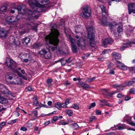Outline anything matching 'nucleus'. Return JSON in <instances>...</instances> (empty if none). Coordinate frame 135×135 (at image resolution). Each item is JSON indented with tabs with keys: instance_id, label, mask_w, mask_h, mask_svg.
Instances as JSON below:
<instances>
[{
	"instance_id": "nucleus-1",
	"label": "nucleus",
	"mask_w": 135,
	"mask_h": 135,
	"mask_svg": "<svg viewBox=\"0 0 135 135\" xmlns=\"http://www.w3.org/2000/svg\"><path fill=\"white\" fill-rule=\"evenodd\" d=\"M92 24L90 26L88 25L86 26V27L88 31V38L82 37V33L79 31H80V28L79 26H76L75 27V32L76 34L74 39H73L70 35H67V37L69 39L71 43V46L73 52L76 53L77 52V48L75 44H76L78 46L83 49V48L85 46V45L88 43V39H89L90 45L92 47H95V46L96 42L94 41V37L95 35L93 33V28L92 26Z\"/></svg>"
},
{
	"instance_id": "nucleus-2",
	"label": "nucleus",
	"mask_w": 135,
	"mask_h": 135,
	"mask_svg": "<svg viewBox=\"0 0 135 135\" xmlns=\"http://www.w3.org/2000/svg\"><path fill=\"white\" fill-rule=\"evenodd\" d=\"M28 3L31 8H34L36 10L32 11L25 9L23 6H19L17 9L19 13L23 15L24 17L27 20L28 25L33 26L34 18H38L39 16V12L45 11L48 9V7L47 6L40 4L35 0H28Z\"/></svg>"
},
{
	"instance_id": "nucleus-3",
	"label": "nucleus",
	"mask_w": 135,
	"mask_h": 135,
	"mask_svg": "<svg viewBox=\"0 0 135 135\" xmlns=\"http://www.w3.org/2000/svg\"><path fill=\"white\" fill-rule=\"evenodd\" d=\"M59 35L58 30L54 29L51 30V32L45 37L46 44L51 48L52 51L57 49L59 41L58 38Z\"/></svg>"
},
{
	"instance_id": "nucleus-4",
	"label": "nucleus",
	"mask_w": 135,
	"mask_h": 135,
	"mask_svg": "<svg viewBox=\"0 0 135 135\" xmlns=\"http://www.w3.org/2000/svg\"><path fill=\"white\" fill-rule=\"evenodd\" d=\"M6 80H11L14 79V81L11 82L12 84H19L21 83V80L20 77H18L15 75L11 73H7L5 76Z\"/></svg>"
},
{
	"instance_id": "nucleus-5",
	"label": "nucleus",
	"mask_w": 135,
	"mask_h": 135,
	"mask_svg": "<svg viewBox=\"0 0 135 135\" xmlns=\"http://www.w3.org/2000/svg\"><path fill=\"white\" fill-rule=\"evenodd\" d=\"M81 15L84 18H87L90 16L91 13L90 8L87 6H84Z\"/></svg>"
},
{
	"instance_id": "nucleus-6",
	"label": "nucleus",
	"mask_w": 135,
	"mask_h": 135,
	"mask_svg": "<svg viewBox=\"0 0 135 135\" xmlns=\"http://www.w3.org/2000/svg\"><path fill=\"white\" fill-rule=\"evenodd\" d=\"M5 65L12 70L15 69L17 66L16 63L12 60L9 58H7Z\"/></svg>"
},
{
	"instance_id": "nucleus-7",
	"label": "nucleus",
	"mask_w": 135,
	"mask_h": 135,
	"mask_svg": "<svg viewBox=\"0 0 135 135\" xmlns=\"http://www.w3.org/2000/svg\"><path fill=\"white\" fill-rule=\"evenodd\" d=\"M17 17L18 16H7L6 17V16L3 20H5L9 24H11L12 22L18 21L19 20V18H18Z\"/></svg>"
},
{
	"instance_id": "nucleus-8",
	"label": "nucleus",
	"mask_w": 135,
	"mask_h": 135,
	"mask_svg": "<svg viewBox=\"0 0 135 135\" xmlns=\"http://www.w3.org/2000/svg\"><path fill=\"white\" fill-rule=\"evenodd\" d=\"M128 10L129 15L132 12L135 13V3H131L129 4L128 6Z\"/></svg>"
},
{
	"instance_id": "nucleus-9",
	"label": "nucleus",
	"mask_w": 135,
	"mask_h": 135,
	"mask_svg": "<svg viewBox=\"0 0 135 135\" xmlns=\"http://www.w3.org/2000/svg\"><path fill=\"white\" fill-rule=\"evenodd\" d=\"M118 25V23H115L112 22L109 23L108 22V25L110 27V29L111 30V32L112 34L114 35V36L116 37V30H112L113 27L114 26L117 25Z\"/></svg>"
},
{
	"instance_id": "nucleus-10",
	"label": "nucleus",
	"mask_w": 135,
	"mask_h": 135,
	"mask_svg": "<svg viewBox=\"0 0 135 135\" xmlns=\"http://www.w3.org/2000/svg\"><path fill=\"white\" fill-rule=\"evenodd\" d=\"M8 33V31L5 29L1 28L0 27V37H6Z\"/></svg>"
},
{
	"instance_id": "nucleus-11",
	"label": "nucleus",
	"mask_w": 135,
	"mask_h": 135,
	"mask_svg": "<svg viewBox=\"0 0 135 135\" xmlns=\"http://www.w3.org/2000/svg\"><path fill=\"white\" fill-rule=\"evenodd\" d=\"M135 44V39L131 41H128L127 43L124 44L123 46L120 47V50L123 51L126 48L131 46L132 44Z\"/></svg>"
},
{
	"instance_id": "nucleus-12",
	"label": "nucleus",
	"mask_w": 135,
	"mask_h": 135,
	"mask_svg": "<svg viewBox=\"0 0 135 135\" xmlns=\"http://www.w3.org/2000/svg\"><path fill=\"white\" fill-rule=\"evenodd\" d=\"M107 18L105 16V15L103 16H102V18H100V23L102 25L105 26H107L108 25V22L107 21Z\"/></svg>"
},
{
	"instance_id": "nucleus-13",
	"label": "nucleus",
	"mask_w": 135,
	"mask_h": 135,
	"mask_svg": "<svg viewBox=\"0 0 135 135\" xmlns=\"http://www.w3.org/2000/svg\"><path fill=\"white\" fill-rule=\"evenodd\" d=\"M113 42V40L111 38H106L103 42L102 45L104 47H106L108 44H111Z\"/></svg>"
},
{
	"instance_id": "nucleus-14",
	"label": "nucleus",
	"mask_w": 135,
	"mask_h": 135,
	"mask_svg": "<svg viewBox=\"0 0 135 135\" xmlns=\"http://www.w3.org/2000/svg\"><path fill=\"white\" fill-rule=\"evenodd\" d=\"M6 10L7 7L6 6H2L0 8V16L2 19H4L6 16L5 14L2 12H5Z\"/></svg>"
},
{
	"instance_id": "nucleus-15",
	"label": "nucleus",
	"mask_w": 135,
	"mask_h": 135,
	"mask_svg": "<svg viewBox=\"0 0 135 135\" xmlns=\"http://www.w3.org/2000/svg\"><path fill=\"white\" fill-rule=\"evenodd\" d=\"M134 28L131 26H128L127 27V30L126 32L127 34H128V35L130 36L132 33L133 32V31Z\"/></svg>"
},
{
	"instance_id": "nucleus-16",
	"label": "nucleus",
	"mask_w": 135,
	"mask_h": 135,
	"mask_svg": "<svg viewBox=\"0 0 135 135\" xmlns=\"http://www.w3.org/2000/svg\"><path fill=\"white\" fill-rule=\"evenodd\" d=\"M100 8L102 13V16H103L105 15H108V12L107 11L105 10V7L103 5H100Z\"/></svg>"
},
{
	"instance_id": "nucleus-17",
	"label": "nucleus",
	"mask_w": 135,
	"mask_h": 135,
	"mask_svg": "<svg viewBox=\"0 0 135 135\" xmlns=\"http://www.w3.org/2000/svg\"><path fill=\"white\" fill-rule=\"evenodd\" d=\"M112 55L115 60L120 59H121L120 54L117 52H113L112 53Z\"/></svg>"
},
{
	"instance_id": "nucleus-18",
	"label": "nucleus",
	"mask_w": 135,
	"mask_h": 135,
	"mask_svg": "<svg viewBox=\"0 0 135 135\" xmlns=\"http://www.w3.org/2000/svg\"><path fill=\"white\" fill-rule=\"evenodd\" d=\"M8 103V100L0 96V103L2 104H6Z\"/></svg>"
},
{
	"instance_id": "nucleus-19",
	"label": "nucleus",
	"mask_w": 135,
	"mask_h": 135,
	"mask_svg": "<svg viewBox=\"0 0 135 135\" xmlns=\"http://www.w3.org/2000/svg\"><path fill=\"white\" fill-rule=\"evenodd\" d=\"M9 44L11 45H16L15 39L12 36L10 37Z\"/></svg>"
},
{
	"instance_id": "nucleus-20",
	"label": "nucleus",
	"mask_w": 135,
	"mask_h": 135,
	"mask_svg": "<svg viewBox=\"0 0 135 135\" xmlns=\"http://www.w3.org/2000/svg\"><path fill=\"white\" fill-rule=\"evenodd\" d=\"M33 105L35 106H37L38 105L39 103L37 101V97L34 96L33 98Z\"/></svg>"
},
{
	"instance_id": "nucleus-21",
	"label": "nucleus",
	"mask_w": 135,
	"mask_h": 135,
	"mask_svg": "<svg viewBox=\"0 0 135 135\" xmlns=\"http://www.w3.org/2000/svg\"><path fill=\"white\" fill-rule=\"evenodd\" d=\"M60 61L61 62V64L62 65V66L64 65L66 63L65 59H64V58H63L61 59L55 61L54 62V63H56Z\"/></svg>"
},
{
	"instance_id": "nucleus-22",
	"label": "nucleus",
	"mask_w": 135,
	"mask_h": 135,
	"mask_svg": "<svg viewBox=\"0 0 135 135\" xmlns=\"http://www.w3.org/2000/svg\"><path fill=\"white\" fill-rule=\"evenodd\" d=\"M30 39L28 37H26L24 38H22V41L23 43H25L26 44L28 43L30 41Z\"/></svg>"
},
{
	"instance_id": "nucleus-23",
	"label": "nucleus",
	"mask_w": 135,
	"mask_h": 135,
	"mask_svg": "<svg viewBox=\"0 0 135 135\" xmlns=\"http://www.w3.org/2000/svg\"><path fill=\"white\" fill-rule=\"evenodd\" d=\"M115 128L116 129H118L119 130H121L124 128V126L123 125L120 124H118L116 126Z\"/></svg>"
},
{
	"instance_id": "nucleus-24",
	"label": "nucleus",
	"mask_w": 135,
	"mask_h": 135,
	"mask_svg": "<svg viewBox=\"0 0 135 135\" xmlns=\"http://www.w3.org/2000/svg\"><path fill=\"white\" fill-rule=\"evenodd\" d=\"M81 87L83 89L85 90L90 88V86L89 85L84 83L81 86Z\"/></svg>"
},
{
	"instance_id": "nucleus-25",
	"label": "nucleus",
	"mask_w": 135,
	"mask_h": 135,
	"mask_svg": "<svg viewBox=\"0 0 135 135\" xmlns=\"http://www.w3.org/2000/svg\"><path fill=\"white\" fill-rule=\"evenodd\" d=\"M61 103L59 102L55 103V107L59 110H60L61 109Z\"/></svg>"
},
{
	"instance_id": "nucleus-26",
	"label": "nucleus",
	"mask_w": 135,
	"mask_h": 135,
	"mask_svg": "<svg viewBox=\"0 0 135 135\" xmlns=\"http://www.w3.org/2000/svg\"><path fill=\"white\" fill-rule=\"evenodd\" d=\"M114 94V93H110L107 90H105L103 95H106L107 97H109L112 96Z\"/></svg>"
},
{
	"instance_id": "nucleus-27",
	"label": "nucleus",
	"mask_w": 135,
	"mask_h": 135,
	"mask_svg": "<svg viewBox=\"0 0 135 135\" xmlns=\"http://www.w3.org/2000/svg\"><path fill=\"white\" fill-rule=\"evenodd\" d=\"M122 27L123 26L121 24H120V25L118 27L117 30V31L118 33H120L122 32L123 31Z\"/></svg>"
},
{
	"instance_id": "nucleus-28",
	"label": "nucleus",
	"mask_w": 135,
	"mask_h": 135,
	"mask_svg": "<svg viewBox=\"0 0 135 135\" xmlns=\"http://www.w3.org/2000/svg\"><path fill=\"white\" fill-rule=\"evenodd\" d=\"M65 112L69 116H71L73 115V112L71 110L67 109L65 110Z\"/></svg>"
},
{
	"instance_id": "nucleus-29",
	"label": "nucleus",
	"mask_w": 135,
	"mask_h": 135,
	"mask_svg": "<svg viewBox=\"0 0 135 135\" xmlns=\"http://www.w3.org/2000/svg\"><path fill=\"white\" fill-rule=\"evenodd\" d=\"M26 54L25 53L22 52L19 55L18 57L21 59V60H22L23 58L25 57V55L26 56Z\"/></svg>"
},
{
	"instance_id": "nucleus-30",
	"label": "nucleus",
	"mask_w": 135,
	"mask_h": 135,
	"mask_svg": "<svg viewBox=\"0 0 135 135\" xmlns=\"http://www.w3.org/2000/svg\"><path fill=\"white\" fill-rule=\"evenodd\" d=\"M133 81L131 80L129 81H128L126 82V85L128 86H130L132 85L133 84Z\"/></svg>"
},
{
	"instance_id": "nucleus-31",
	"label": "nucleus",
	"mask_w": 135,
	"mask_h": 135,
	"mask_svg": "<svg viewBox=\"0 0 135 135\" xmlns=\"http://www.w3.org/2000/svg\"><path fill=\"white\" fill-rule=\"evenodd\" d=\"M96 78L95 77H93L91 78H87L86 80V81L87 82L90 83L93 81Z\"/></svg>"
},
{
	"instance_id": "nucleus-32",
	"label": "nucleus",
	"mask_w": 135,
	"mask_h": 135,
	"mask_svg": "<svg viewBox=\"0 0 135 135\" xmlns=\"http://www.w3.org/2000/svg\"><path fill=\"white\" fill-rule=\"evenodd\" d=\"M127 68V66L123 64L119 68V69L122 70H126Z\"/></svg>"
},
{
	"instance_id": "nucleus-33",
	"label": "nucleus",
	"mask_w": 135,
	"mask_h": 135,
	"mask_svg": "<svg viewBox=\"0 0 135 135\" xmlns=\"http://www.w3.org/2000/svg\"><path fill=\"white\" fill-rule=\"evenodd\" d=\"M123 63H122L120 61H116V65H117V67L119 69V68L120 67V66L122 65Z\"/></svg>"
},
{
	"instance_id": "nucleus-34",
	"label": "nucleus",
	"mask_w": 135,
	"mask_h": 135,
	"mask_svg": "<svg viewBox=\"0 0 135 135\" xmlns=\"http://www.w3.org/2000/svg\"><path fill=\"white\" fill-rule=\"evenodd\" d=\"M40 1V2L42 3H45V4H46L47 3H48L49 2L48 0H38Z\"/></svg>"
},
{
	"instance_id": "nucleus-35",
	"label": "nucleus",
	"mask_w": 135,
	"mask_h": 135,
	"mask_svg": "<svg viewBox=\"0 0 135 135\" xmlns=\"http://www.w3.org/2000/svg\"><path fill=\"white\" fill-rule=\"evenodd\" d=\"M70 126L75 129L77 128L78 127V125L76 123L71 124Z\"/></svg>"
},
{
	"instance_id": "nucleus-36",
	"label": "nucleus",
	"mask_w": 135,
	"mask_h": 135,
	"mask_svg": "<svg viewBox=\"0 0 135 135\" xmlns=\"http://www.w3.org/2000/svg\"><path fill=\"white\" fill-rule=\"evenodd\" d=\"M71 108L77 110H78L79 108L78 105L76 104H74L71 107Z\"/></svg>"
},
{
	"instance_id": "nucleus-37",
	"label": "nucleus",
	"mask_w": 135,
	"mask_h": 135,
	"mask_svg": "<svg viewBox=\"0 0 135 135\" xmlns=\"http://www.w3.org/2000/svg\"><path fill=\"white\" fill-rule=\"evenodd\" d=\"M32 114L33 115L34 117H36L38 115L37 111L35 110L32 111Z\"/></svg>"
},
{
	"instance_id": "nucleus-38",
	"label": "nucleus",
	"mask_w": 135,
	"mask_h": 135,
	"mask_svg": "<svg viewBox=\"0 0 135 135\" xmlns=\"http://www.w3.org/2000/svg\"><path fill=\"white\" fill-rule=\"evenodd\" d=\"M44 55L45 58L46 59L50 58L51 57V54L50 53H47L46 54Z\"/></svg>"
},
{
	"instance_id": "nucleus-39",
	"label": "nucleus",
	"mask_w": 135,
	"mask_h": 135,
	"mask_svg": "<svg viewBox=\"0 0 135 135\" xmlns=\"http://www.w3.org/2000/svg\"><path fill=\"white\" fill-rule=\"evenodd\" d=\"M95 106V103L94 102L91 103V104L89 106L88 109H90L91 108H93Z\"/></svg>"
},
{
	"instance_id": "nucleus-40",
	"label": "nucleus",
	"mask_w": 135,
	"mask_h": 135,
	"mask_svg": "<svg viewBox=\"0 0 135 135\" xmlns=\"http://www.w3.org/2000/svg\"><path fill=\"white\" fill-rule=\"evenodd\" d=\"M83 83L84 82L80 80H79L78 82L77 83V84L78 85L79 87H81Z\"/></svg>"
},
{
	"instance_id": "nucleus-41",
	"label": "nucleus",
	"mask_w": 135,
	"mask_h": 135,
	"mask_svg": "<svg viewBox=\"0 0 135 135\" xmlns=\"http://www.w3.org/2000/svg\"><path fill=\"white\" fill-rule=\"evenodd\" d=\"M58 119V117L57 116H55L54 117L52 118V119L51 120V122L52 123L56 121Z\"/></svg>"
},
{
	"instance_id": "nucleus-42",
	"label": "nucleus",
	"mask_w": 135,
	"mask_h": 135,
	"mask_svg": "<svg viewBox=\"0 0 135 135\" xmlns=\"http://www.w3.org/2000/svg\"><path fill=\"white\" fill-rule=\"evenodd\" d=\"M109 51V50L108 49L104 50L103 51L102 54L104 55L105 54H108V53Z\"/></svg>"
},
{
	"instance_id": "nucleus-43",
	"label": "nucleus",
	"mask_w": 135,
	"mask_h": 135,
	"mask_svg": "<svg viewBox=\"0 0 135 135\" xmlns=\"http://www.w3.org/2000/svg\"><path fill=\"white\" fill-rule=\"evenodd\" d=\"M123 86L122 85H119V86L117 87V90L119 91L122 90L123 89Z\"/></svg>"
},
{
	"instance_id": "nucleus-44",
	"label": "nucleus",
	"mask_w": 135,
	"mask_h": 135,
	"mask_svg": "<svg viewBox=\"0 0 135 135\" xmlns=\"http://www.w3.org/2000/svg\"><path fill=\"white\" fill-rule=\"evenodd\" d=\"M52 81V80L51 79H48L47 80V83L48 84H50Z\"/></svg>"
},
{
	"instance_id": "nucleus-45",
	"label": "nucleus",
	"mask_w": 135,
	"mask_h": 135,
	"mask_svg": "<svg viewBox=\"0 0 135 135\" xmlns=\"http://www.w3.org/2000/svg\"><path fill=\"white\" fill-rule=\"evenodd\" d=\"M6 124V123L5 122H1L0 124V129H1L2 127L4 126Z\"/></svg>"
},
{
	"instance_id": "nucleus-46",
	"label": "nucleus",
	"mask_w": 135,
	"mask_h": 135,
	"mask_svg": "<svg viewBox=\"0 0 135 135\" xmlns=\"http://www.w3.org/2000/svg\"><path fill=\"white\" fill-rule=\"evenodd\" d=\"M61 108H65L67 107V105L65 103H63L61 104Z\"/></svg>"
},
{
	"instance_id": "nucleus-47",
	"label": "nucleus",
	"mask_w": 135,
	"mask_h": 135,
	"mask_svg": "<svg viewBox=\"0 0 135 135\" xmlns=\"http://www.w3.org/2000/svg\"><path fill=\"white\" fill-rule=\"evenodd\" d=\"M15 72L17 74L19 75L20 76H21V73L18 71L17 70H15Z\"/></svg>"
},
{
	"instance_id": "nucleus-48",
	"label": "nucleus",
	"mask_w": 135,
	"mask_h": 135,
	"mask_svg": "<svg viewBox=\"0 0 135 135\" xmlns=\"http://www.w3.org/2000/svg\"><path fill=\"white\" fill-rule=\"evenodd\" d=\"M95 119V116H92L89 118V120L90 122H91L93 121V120Z\"/></svg>"
},
{
	"instance_id": "nucleus-49",
	"label": "nucleus",
	"mask_w": 135,
	"mask_h": 135,
	"mask_svg": "<svg viewBox=\"0 0 135 135\" xmlns=\"http://www.w3.org/2000/svg\"><path fill=\"white\" fill-rule=\"evenodd\" d=\"M27 89V90L29 91H32V89L31 88V87L30 86L28 87Z\"/></svg>"
},
{
	"instance_id": "nucleus-50",
	"label": "nucleus",
	"mask_w": 135,
	"mask_h": 135,
	"mask_svg": "<svg viewBox=\"0 0 135 135\" xmlns=\"http://www.w3.org/2000/svg\"><path fill=\"white\" fill-rule=\"evenodd\" d=\"M30 60H29L28 59H23L22 61L26 62H27Z\"/></svg>"
},
{
	"instance_id": "nucleus-51",
	"label": "nucleus",
	"mask_w": 135,
	"mask_h": 135,
	"mask_svg": "<svg viewBox=\"0 0 135 135\" xmlns=\"http://www.w3.org/2000/svg\"><path fill=\"white\" fill-rule=\"evenodd\" d=\"M42 52H43V54L45 55V54H46L47 53V51L45 50V49H42Z\"/></svg>"
},
{
	"instance_id": "nucleus-52",
	"label": "nucleus",
	"mask_w": 135,
	"mask_h": 135,
	"mask_svg": "<svg viewBox=\"0 0 135 135\" xmlns=\"http://www.w3.org/2000/svg\"><path fill=\"white\" fill-rule=\"evenodd\" d=\"M100 102L103 103H105V104L107 103V101L105 99H102L100 100Z\"/></svg>"
},
{
	"instance_id": "nucleus-53",
	"label": "nucleus",
	"mask_w": 135,
	"mask_h": 135,
	"mask_svg": "<svg viewBox=\"0 0 135 135\" xmlns=\"http://www.w3.org/2000/svg\"><path fill=\"white\" fill-rule=\"evenodd\" d=\"M131 97H129L127 96L124 99L126 101H127L129 100L130 99H131Z\"/></svg>"
},
{
	"instance_id": "nucleus-54",
	"label": "nucleus",
	"mask_w": 135,
	"mask_h": 135,
	"mask_svg": "<svg viewBox=\"0 0 135 135\" xmlns=\"http://www.w3.org/2000/svg\"><path fill=\"white\" fill-rule=\"evenodd\" d=\"M20 130L23 131H26L27 130V129L25 127H21L20 128Z\"/></svg>"
},
{
	"instance_id": "nucleus-55",
	"label": "nucleus",
	"mask_w": 135,
	"mask_h": 135,
	"mask_svg": "<svg viewBox=\"0 0 135 135\" xmlns=\"http://www.w3.org/2000/svg\"><path fill=\"white\" fill-rule=\"evenodd\" d=\"M109 73L110 74H114V70L113 69L110 70Z\"/></svg>"
},
{
	"instance_id": "nucleus-56",
	"label": "nucleus",
	"mask_w": 135,
	"mask_h": 135,
	"mask_svg": "<svg viewBox=\"0 0 135 135\" xmlns=\"http://www.w3.org/2000/svg\"><path fill=\"white\" fill-rule=\"evenodd\" d=\"M123 95L121 93H119L118 94L117 97L118 98L122 97H123Z\"/></svg>"
},
{
	"instance_id": "nucleus-57",
	"label": "nucleus",
	"mask_w": 135,
	"mask_h": 135,
	"mask_svg": "<svg viewBox=\"0 0 135 135\" xmlns=\"http://www.w3.org/2000/svg\"><path fill=\"white\" fill-rule=\"evenodd\" d=\"M69 100L68 99L65 101V103L66 105H67L69 103Z\"/></svg>"
},
{
	"instance_id": "nucleus-58",
	"label": "nucleus",
	"mask_w": 135,
	"mask_h": 135,
	"mask_svg": "<svg viewBox=\"0 0 135 135\" xmlns=\"http://www.w3.org/2000/svg\"><path fill=\"white\" fill-rule=\"evenodd\" d=\"M113 64L112 63H110L108 65V67L109 68H110L111 67L113 66Z\"/></svg>"
},
{
	"instance_id": "nucleus-59",
	"label": "nucleus",
	"mask_w": 135,
	"mask_h": 135,
	"mask_svg": "<svg viewBox=\"0 0 135 135\" xmlns=\"http://www.w3.org/2000/svg\"><path fill=\"white\" fill-rule=\"evenodd\" d=\"M129 124L132 126H135V123L132 122H129Z\"/></svg>"
},
{
	"instance_id": "nucleus-60",
	"label": "nucleus",
	"mask_w": 135,
	"mask_h": 135,
	"mask_svg": "<svg viewBox=\"0 0 135 135\" xmlns=\"http://www.w3.org/2000/svg\"><path fill=\"white\" fill-rule=\"evenodd\" d=\"M130 92L133 94H135V90L133 89H131L130 90Z\"/></svg>"
},
{
	"instance_id": "nucleus-61",
	"label": "nucleus",
	"mask_w": 135,
	"mask_h": 135,
	"mask_svg": "<svg viewBox=\"0 0 135 135\" xmlns=\"http://www.w3.org/2000/svg\"><path fill=\"white\" fill-rule=\"evenodd\" d=\"M96 113L97 114L100 115L101 114V112L99 110H97L96 111Z\"/></svg>"
},
{
	"instance_id": "nucleus-62",
	"label": "nucleus",
	"mask_w": 135,
	"mask_h": 135,
	"mask_svg": "<svg viewBox=\"0 0 135 135\" xmlns=\"http://www.w3.org/2000/svg\"><path fill=\"white\" fill-rule=\"evenodd\" d=\"M119 85H118V84H116L113 85V86L114 88H117V87L119 86Z\"/></svg>"
},
{
	"instance_id": "nucleus-63",
	"label": "nucleus",
	"mask_w": 135,
	"mask_h": 135,
	"mask_svg": "<svg viewBox=\"0 0 135 135\" xmlns=\"http://www.w3.org/2000/svg\"><path fill=\"white\" fill-rule=\"evenodd\" d=\"M52 102L51 101H49L47 102V104L49 106L51 105L52 104Z\"/></svg>"
},
{
	"instance_id": "nucleus-64",
	"label": "nucleus",
	"mask_w": 135,
	"mask_h": 135,
	"mask_svg": "<svg viewBox=\"0 0 135 135\" xmlns=\"http://www.w3.org/2000/svg\"><path fill=\"white\" fill-rule=\"evenodd\" d=\"M50 123V122L49 121H47L45 122L44 123V124L46 126L48 125Z\"/></svg>"
}]
</instances>
